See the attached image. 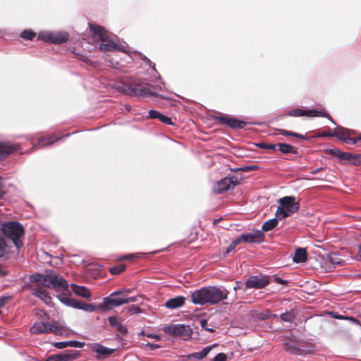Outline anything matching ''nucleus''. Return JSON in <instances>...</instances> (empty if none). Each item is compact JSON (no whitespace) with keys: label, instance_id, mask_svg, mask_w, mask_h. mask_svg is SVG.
I'll return each mask as SVG.
<instances>
[{"label":"nucleus","instance_id":"obj_1","mask_svg":"<svg viewBox=\"0 0 361 361\" xmlns=\"http://www.w3.org/2000/svg\"><path fill=\"white\" fill-rule=\"evenodd\" d=\"M229 292L224 286H206L190 292L191 302L199 305H214L226 300Z\"/></svg>","mask_w":361,"mask_h":361},{"label":"nucleus","instance_id":"obj_2","mask_svg":"<svg viewBox=\"0 0 361 361\" xmlns=\"http://www.w3.org/2000/svg\"><path fill=\"white\" fill-rule=\"evenodd\" d=\"M32 282H42V286L56 291L67 290L68 284L65 279L56 271L47 269L44 274L34 273L30 276Z\"/></svg>","mask_w":361,"mask_h":361},{"label":"nucleus","instance_id":"obj_3","mask_svg":"<svg viewBox=\"0 0 361 361\" xmlns=\"http://www.w3.org/2000/svg\"><path fill=\"white\" fill-rule=\"evenodd\" d=\"M119 92L130 97H156L157 94L143 85L141 80L132 78L118 84Z\"/></svg>","mask_w":361,"mask_h":361},{"label":"nucleus","instance_id":"obj_4","mask_svg":"<svg viewBox=\"0 0 361 361\" xmlns=\"http://www.w3.org/2000/svg\"><path fill=\"white\" fill-rule=\"evenodd\" d=\"M90 26L93 37L102 42L99 46V49L102 51H121L126 53L129 51L127 50V44H118L111 40L103 27L100 25L94 26L92 24H90Z\"/></svg>","mask_w":361,"mask_h":361},{"label":"nucleus","instance_id":"obj_5","mask_svg":"<svg viewBox=\"0 0 361 361\" xmlns=\"http://www.w3.org/2000/svg\"><path fill=\"white\" fill-rule=\"evenodd\" d=\"M0 226L2 235L11 239L18 250L23 246L20 238L25 235V230L21 224L17 221H8Z\"/></svg>","mask_w":361,"mask_h":361},{"label":"nucleus","instance_id":"obj_6","mask_svg":"<svg viewBox=\"0 0 361 361\" xmlns=\"http://www.w3.org/2000/svg\"><path fill=\"white\" fill-rule=\"evenodd\" d=\"M279 203L281 205L278 207L275 215L281 220L297 212L300 208V203L296 202L294 196L281 197Z\"/></svg>","mask_w":361,"mask_h":361},{"label":"nucleus","instance_id":"obj_7","mask_svg":"<svg viewBox=\"0 0 361 361\" xmlns=\"http://www.w3.org/2000/svg\"><path fill=\"white\" fill-rule=\"evenodd\" d=\"M18 253L11 251V247L4 239L0 238V275L6 276L8 274L6 267L13 264L17 258Z\"/></svg>","mask_w":361,"mask_h":361},{"label":"nucleus","instance_id":"obj_8","mask_svg":"<svg viewBox=\"0 0 361 361\" xmlns=\"http://www.w3.org/2000/svg\"><path fill=\"white\" fill-rule=\"evenodd\" d=\"M284 350L293 355L305 356L312 353V345L303 341H289L283 343Z\"/></svg>","mask_w":361,"mask_h":361},{"label":"nucleus","instance_id":"obj_9","mask_svg":"<svg viewBox=\"0 0 361 361\" xmlns=\"http://www.w3.org/2000/svg\"><path fill=\"white\" fill-rule=\"evenodd\" d=\"M32 334H54L57 336L63 334V330L61 327L45 322H35L30 329Z\"/></svg>","mask_w":361,"mask_h":361},{"label":"nucleus","instance_id":"obj_10","mask_svg":"<svg viewBox=\"0 0 361 361\" xmlns=\"http://www.w3.org/2000/svg\"><path fill=\"white\" fill-rule=\"evenodd\" d=\"M124 304H126L124 297L121 295L119 291L116 290L112 292L109 296L104 298L103 302L98 305V308L99 310L105 311L109 308V306L119 307Z\"/></svg>","mask_w":361,"mask_h":361},{"label":"nucleus","instance_id":"obj_11","mask_svg":"<svg viewBox=\"0 0 361 361\" xmlns=\"http://www.w3.org/2000/svg\"><path fill=\"white\" fill-rule=\"evenodd\" d=\"M38 39H41L46 43L61 44L68 41V36L65 32L44 31L39 32Z\"/></svg>","mask_w":361,"mask_h":361},{"label":"nucleus","instance_id":"obj_12","mask_svg":"<svg viewBox=\"0 0 361 361\" xmlns=\"http://www.w3.org/2000/svg\"><path fill=\"white\" fill-rule=\"evenodd\" d=\"M163 331L174 337H183L184 339L190 336V329L185 324H169L164 326Z\"/></svg>","mask_w":361,"mask_h":361},{"label":"nucleus","instance_id":"obj_13","mask_svg":"<svg viewBox=\"0 0 361 361\" xmlns=\"http://www.w3.org/2000/svg\"><path fill=\"white\" fill-rule=\"evenodd\" d=\"M269 283V276L266 275H253L248 277L245 282V288L261 289Z\"/></svg>","mask_w":361,"mask_h":361},{"label":"nucleus","instance_id":"obj_14","mask_svg":"<svg viewBox=\"0 0 361 361\" xmlns=\"http://www.w3.org/2000/svg\"><path fill=\"white\" fill-rule=\"evenodd\" d=\"M16 152L22 153L20 145L18 143L0 141V160H4L10 154Z\"/></svg>","mask_w":361,"mask_h":361},{"label":"nucleus","instance_id":"obj_15","mask_svg":"<svg viewBox=\"0 0 361 361\" xmlns=\"http://www.w3.org/2000/svg\"><path fill=\"white\" fill-rule=\"evenodd\" d=\"M214 119L221 124H226L232 129H243L246 126V122L228 116H215Z\"/></svg>","mask_w":361,"mask_h":361},{"label":"nucleus","instance_id":"obj_16","mask_svg":"<svg viewBox=\"0 0 361 361\" xmlns=\"http://www.w3.org/2000/svg\"><path fill=\"white\" fill-rule=\"evenodd\" d=\"M236 178L226 177L219 180L214 186V191L216 194H221L230 189L234 188Z\"/></svg>","mask_w":361,"mask_h":361},{"label":"nucleus","instance_id":"obj_17","mask_svg":"<svg viewBox=\"0 0 361 361\" xmlns=\"http://www.w3.org/2000/svg\"><path fill=\"white\" fill-rule=\"evenodd\" d=\"M87 346L88 349L91 350L92 352L96 353L98 355L103 357H107L116 351V349L107 348L106 346L101 345L99 343H87Z\"/></svg>","mask_w":361,"mask_h":361},{"label":"nucleus","instance_id":"obj_18","mask_svg":"<svg viewBox=\"0 0 361 361\" xmlns=\"http://www.w3.org/2000/svg\"><path fill=\"white\" fill-rule=\"evenodd\" d=\"M241 239L245 243H260L264 241V234L261 230H255L253 232L242 233Z\"/></svg>","mask_w":361,"mask_h":361},{"label":"nucleus","instance_id":"obj_19","mask_svg":"<svg viewBox=\"0 0 361 361\" xmlns=\"http://www.w3.org/2000/svg\"><path fill=\"white\" fill-rule=\"evenodd\" d=\"M57 298L64 305L73 307L75 309L81 310L82 304L85 302L74 298H71L64 293L57 295Z\"/></svg>","mask_w":361,"mask_h":361},{"label":"nucleus","instance_id":"obj_20","mask_svg":"<svg viewBox=\"0 0 361 361\" xmlns=\"http://www.w3.org/2000/svg\"><path fill=\"white\" fill-rule=\"evenodd\" d=\"M32 294L39 298L46 304H49L51 302V298L49 295V293L42 287L37 286L33 288L32 289Z\"/></svg>","mask_w":361,"mask_h":361},{"label":"nucleus","instance_id":"obj_21","mask_svg":"<svg viewBox=\"0 0 361 361\" xmlns=\"http://www.w3.org/2000/svg\"><path fill=\"white\" fill-rule=\"evenodd\" d=\"M53 345L58 349H63L66 347L80 348L85 345V343L78 341H66L54 343Z\"/></svg>","mask_w":361,"mask_h":361},{"label":"nucleus","instance_id":"obj_22","mask_svg":"<svg viewBox=\"0 0 361 361\" xmlns=\"http://www.w3.org/2000/svg\"><path fill=\"white\" fill-rule=\"evenodd\" d=\"M185 301V298L183 296H177L168 300L165 306L169 309H176L182 307Z\"/></svg>","mask_w":361,"mask_h":361},{"label":"nucleus","instance_id":"obj_23","mask_svg":"<svg viewBox=\"0 0 361 361\" xmlns=\"http://www.w3.org/2000/svg\"><path fill=\"white\" fill-rule=\"evenodd\" d=\"M71 289L73 292L77 295L84 298H90L92 295L91 292L83 286H78L75 283H71Z\"/></svg>","mask_w":361,"mask_h":361},{"label":"nucleus","instance_id":"obj_24","mask_svg":"<svg viewBox=\"0 0 361 361\" xmlns=\"http://www.w3.org/2000/svg\"><path fill=\"white\" fill-rule=\"evenodd\" d=\"M108 320L110 326L116 328V329L123 335H126L128 333L126 326L121 322H118L116 317H109Z\"/></svg>","mask_w":361,"mask_h":361},{"label":"nucleus","instance_id":"obj_25","mask_svg":"<svg viewBox=\"0 0 361 361\" xmlns=\"http://www.w3.org/2000/svg\"><path fill=\"white\" fill-rule=\"evenodd\" d=\"M307 116L327 118L334 125H336V122L332 117L328 113L324 112L321 109L307 110Z\"/></svg>","mask_w":361,"mask_h":361},{"label":"nucleus","instance_id":"obj_26","mask_svg":"<svg viewBox=\"0 0 361 361\" xmlns=\"http://www.w3.org/2000/svg\"><path fill=\"white\" fill-rule=\"evenodd\" d=\"M80 356V352L76 350H68L64 353L58 354L59 361L73 360Z\"/></svg>","mask_w":361,"mask_h":361},{"label":"nucleus","instance_id":"obj_27","mask_svg":"<svg viewBox=\"0 0 361 361\" xmlns=\"http://www.w3.org/2000/svg\"><path fill=\"white\" fill-rule=\"evenodd\" d=\"M307 259V252L304 248H297L295 251L293 261L295 263H301L305 262Z\"/></svg>","mask_w":361,"mask_h":361},{"label":"nucleus","instance_id":"obj_28","mask_svg":"<svg viewBox=\"0 0 361 361\" xmlns=\"http://www.w3.org/2000/svg\"><path fill=\"white\" fill-rule=\"evenodd\" d=\"M279 147V150L285 154L297 153V149L294 146L289 144L279 142L277 143L276 147Z\"/></svg>","mask_w":361,"mask_h":361},{"label":"nucleus","instance_id":"obj_29","mask_svg":"<svg viewBox=\"0 0 361 361\" xmlns=\"http://www.w3.org/2000/svg\"><path fill=\"white\" fill-rule=\"evenodd\" d=\"M279 220H280L279 218L276 216L274 218L265 221L262 226V231L267 232L273 230L278 225Z\"/></svg>","mask_w":361,"mask_h":361},{"label":"nucleus","instance_id":"obj_30","mask_svg":"<svg viewBox=\"0 0 361 361\" xmlns=\"http://www.w3.org/2000/svg\"><path fill=\"white\" fill-rule=\"evenodd\" d=\"M59 138L56 137V136H49L45 137H41L37 141V145L41 147H44L54 143L55 141L58 140Z\"/></svg>","mask_w":361,"mask_h":361},{"label":"nucleus","instance_id":"obj_31","mask_svg":"<svg viewBox=\"0 0 361 361\" xmlns=\"http://www.w3.org/2000/svg\"><path fill=\"white\" fill-rule=\"evenodd\" d=\"M287 114L290 116L300 117L307 116V110L302 109H293L288 111Z\"/></svg>","mask_w":361,"mask_h":361},{"label":"nucleus","instance_id":"obj_32","mask_svg":"<svg viewBox=\"0 0 361 361\" xmlns=\"http://www.w3.org/2000/svg\"><path fill=\"white\" fill-rule=\"evenodd\" d=\"M279 317L282 321L290 322L294 319L295 314L293 312L289 311L281 314Z\"/></svg>","mask_w":361,"mask_h":361},{"label":"nucleus","instance_id":"obj_33","mask_svg":"<svg viewBox=\"0 0 361 361\" xmlns=\"http://www.w3.org/2000/svg\"><path fill=\"white\" fill-rule=\"evenodd\" d=\"M35 36L36 33L29 30H24L20 34V37L27 40H32Z\"/></svg>","mask_w":361,"mask_h":361},{"label":"nucleus","instance_id":"obj_34","mask_svg":"<svg viewBox=\"0 0 361 361\" xmlns=\"http://www.w3.org/2000/svg\"><path fill=\"white\" fill-rule=\"evenodd\" d=\"M81 310H84V311H86V312H95V311H97V310H99V309L98 308V305L95 306L93 304H90V303H87V302H85L82 304Z\"/></svg>","mask_w":361,"mask_h":361},{"label":"nucleus","instance_id":"obj_35","mask_svg":"<svg viewBox=\"0 0 361 361\" xmlns=\"http://www.w3.org/2000/svg\"><path fill=\"white\" fill-rule=\"evenodd\" d=\"M255 145L260 149L275 150L277 144H267L265 142H258Z\"/></svg>","mask_w":361,"mask_h":361},{"label":"nucleus","instance_id":"obj_36","mask_svg":"<svg viewBox=\"0 0 361 361\" xmlns=\"http://www.w3.org/2000/svg\"><path fill=\"white\" fill-rule=\"evenodd\" d=\"M125 269H126L125 265L119 264V265H116V266L111 267L110 269V272L112 274L116 275V274H119L121 272H123L125 270Z\"/></svg>","mask_w":361,"mask_h":361},{"label":"nucleus","instance_id":"obj_37","mask_svg":"<svg viewBox=\"0 0 361 361\" xmlns=\"http://www.w3.org/2000/svg\"><path fill=\"white\" fill-rule=\"evenodd\" d=\"M185 357L186 358L187 360H202L203 359L200 352H195L193 353L186 355L185 356Z\"/></svg>","mask_w":361,"mask_h":361},{"label":"nucleus","instance_id":"obj_38","mask_svg":"<svg viewBox=\"0 0 361 361\" xmlns=\"http://www.w3.org/2000/svg\"><path fill=\"white\" fill-rule=\"evenodd\" d=\"M341 140L343 141L346 144L355 145L357 143L358 141H361V136L358 137H343Z\"/></svg>","mask_w":361,"mask_h":361},{"label":"nucleus","instance_id":"obj_39","mask_svg":"<svg viewBox=\"0 0 361 361\" xmlns=\"http://www.w3.org/2000/svg\"><path fill=\"white\" fill-rule=\"evenodd\" d=\"M217 345V344L214 343L208 346L204 347L201 351L200 353L203 359L209 354V353Z\"/></svg>","mask_w":361,"mask_h":361},{"label":"nucleus","instance_id":"obj_40","mask_svg":"<svg viewBox=\"0 0 361 361\" xmlns=\"http://www.w3.org/2000/svg\"><path fill=\"white\" fill-rule=\"evenodd\" d=\"M135 54H138L140 56V59L147 65H149V66H151L154 71L155 70V64L154 63H152L147 56H145V55H142L141 53L140 52H135Z\"/></svg>","mask_w":361,"mask_h":361},{"label":"nucleus","instance_id":"obj_41","mask_svg":"<svg viewBox=\"0 0 361 361\" xmlns=\"http://www.w3.org/2000/svg\"><path fill=\"white\" fill-rule=\"evenodd\" d=\"M353 154L349 152H341L339 159L344 161H350L352 160Z\"/></svg>","mask_w":361,"mask_h":361},{"label":"nucleus","instance_id":"obj_42","mask_svg":"<svg viewBox=\"0 0 361 361\" xmlns=\"http://www.w3.org/2000/svg\"><path fill=\"white\" fill-rule=\"evenodd\" d=\"M350 162L354 166L361 164V154H353L352 160Z\"/></svg>","mask_w":361,"mask_h":361},{"label":"nucleus","instance_id":"obj_43","mask_svg":"<svg viewBox=\"0 0 361 361\" xmlns=\"http://www.w3.org/2000/svg\"><path fill=\"white\" fill-rule=\"evenodd\" d=\"M159 120L164 124L174 126V123L172 122L171 118L163 114H161Z\"/></svg>","mask_w":361,"mask_h":361},{"label":"nucleus","instance_id":"obj_44","mask_svg":"<svg viewBox=\"0 0 361 361\" xmlns=\"http://www.w3.org/2000/svg\"><path fill=\"white\" fill-rule=\"evenodd\" d=\"M200 324L202 329H204L205 331L208 332L213 333L215 331V329L212 327L209 328L207 326V321L206 319H201Z\"/></svg>","mask_w":361,"mask_h":361},{"label":"nucleus","instance_id":"obj_45","mask_svg":"<svg viewBox=\"0 0 361 361\" xmlns=\"http://www.w3.org/2000/svg\"><path fill=\"white\" fill-rule=\"evenodd\" d=\"M326 153H328L329 154H330L333 157H336L339 159L341 151L337 148L329 149L326 150Z\"/></svg>","mask_w":361,"mask_h":361},{"label":"nucleus","instance_id":"obj_46","mask_svg":"<svg viewBox=\"0 0 361 361\" xmlns=\"http://www.w3.org/2000/svg\"><path fill=\"white\" fill-rule=\"evenodd\" d=\"M326 153H328L329 154H330L333 157H336L339 159L341 151L337 148L329 149L326 150Z\"/></svg>","mask_w":361,"mask_h":361},{"label":"nucleus","instance_id":"obj_47","mask_svg":"<svg viewBox=\"0 0 361 361\" xmlns=\"http://www.w3.org/2000/svg\"><path fill=\"white\" fill-rule=\"evenodd\" d=\"M227 355L224 353H218L213 359V361H226Z\"/></svg>","mask_w":361,"mask_h":361},{"label":"nucleus","instance_id":"obj_48","mask_svg":"<svg viewBox=\"0 0 361 361\" xmlns=\"http://www.w3.org/2000/svg\"><path fill=\"white\" fill-rule=\"evenodd\" d=\"M161 113L159 112L158 111H156V110H154V109H151L149 111V117L150 118H158L159 119V117L161 116Z\"/></svg>","mask_w":361,"mask_h":361},{"label":"nucleus","instance_id":"obj_49","mask_svg":"<svg viewBox=\"0 0 361 361\" xmlns=\"http://www.w3.org/2000/svg\"><path fill=\"white\" fill-rule=\"evenodd\" d=\"M117 290L119 291V293L122 297L125 298H127V295L131 292V290L129 288H123Z\"/></svg>","mask_w":361,"mask_h":361},{"label":"nucleus","instance_id":"obj_50","mask_svg":"<svg viewBox=\"0 0 361 361\" xmlns=\"http://www.w3.org/2000/svg\"><path fill=\"white\" fill-rule=\"evenodd\" d=\"M11 299L10 296H1L0 298V308H1L5 303Z\"/></svg>","mask_w":361,"mask_h":361},{"label":"nucleus","instance_id":"obj_51","mask_svg":"<svg viewBox=\"0 0 361 361\" xmlns=\"http://www.w3.org/2000/svg\"><path fill=\"white\" fill-rule=\"evenodd\" d=\"M329 136L337 137L340 140H341L342 137H341V133H339L338 131H336V130H334L332 133H330Z\"/></svg>","mask_w":361,"mask_h":361},{"label":"nucleus","instance_id":"obj_52","mask_svg":"<svg viewBox=\"0 0 361 361\" xmlns=\"http://www.w3.org/2000/svg\"><path fill=\"white\" fill-rule=\"evenodd\" d=\"M235 247L236 246L234 245V243L231 242V243L226 248L225 253H224V257L228 253H230L231 251H233L235 248Z\"/></svg>","mask_w":361,"mask_h":361},{"label":"nucleus","instance_id":"obj_53","mask_svg":"<svg viewBox=\"0 0 361 361\" xmlns=\"http://www.w3.org/2000/svg\"><path fill=\"white\" fill-rule=\"evenodd\" d=\"M290 136L294 137H297V138H299V139H302V140H306L307 139L305 135H304L302 134H299L298 133L292 132V131H291Z\"/></svg>","mask_w":361,"mask_h":361},{"label":"nucleus","instance_id":"obj_54","mask_svg":"<svg viewBox=\"0 0 361 361\" xmlns=\"http://www.w3.org/2000/svg\"><path fill=\"white\" fill-rule=\"evenodd\" d=\"M146 346L149 347L151 350H154L157 348H161V346L159 344L152 343H147Z\"/></svg>","mask_w":361,"mask_h":361},{"label":"nucleus","instance_id":"obj_55","mask_svg":"<svg viewBox=\"0 0 361 361\" xmlns=\"http://www.w3.org/2000/svg\"><path fill=\"white\" fill-rule=\"evenodd\" d=\"M257 166H255V165H251V166H245V167H243L241 169H240L241 171H252L255 169H257Z\"/></svg>","mask_w":361,"mask_h":361},{"label":"nucleus","instance_id":"obj_56","mask_svg":"<svg viewBox=\"0 0 361 361\" xmlns=\"http://www.w3.org/2000/svg\"><path fill=\"white\" fill-rule=\"evenodd\" d=\"M142 334H143L144 335H145L147 337L150 338H154V339H156L157 341H159V340L161 339V337H160L159 335H157V334H144L143 332H142Z\"/></svg>","mask_w":361,"mask_h":361},{"label":"nucleus","instance_id":"obj_57","mask_svg":"<svg viewBox=\"0 0 361 361\" xmlns=\"http://www.w3.org/2000/svg\"><path fill=\"white\" fill-rule=\"evenodd\" d=\"M335 126H336L337 128H338L340 130L339 133H341V137H345V134L346 133H348V131H349L348 129H346V128H344L343 127L338 126H337L336 123Z\"/></svg>","mask_w":361,"mask_h":361},{"label":"nucleus","instance_id":"obj_58","mask_svg":"<svg viewBox=\"0 0 361 361\" xmlns=\"http://www.w3.org/2000/svg\"><path fill=\"white\" fill-rule=\"evenodd\" d=\"M278 131H279V134L281 135L290 136V135H291V131H288V130H286L284 129H279Z\"/></svg>","mask_w":361,"mask_h":361},{"label":"nucleus","instance_id":"obj_59","mask_svg":"<svg viewBox=\"0 0 361 361\" xmlns=\"http://www.w3.org/2000/svg\"><path fill=\"white\" fill-rule=\"evenodd\" d=\"M133 314H137L141 312V308L137 306H133L130 309Z\"/></svg>","mask_w":361,"mask_h":361},{"label":"nucleus","instance_id":"obj_60","mask_svg":"<svg viewBox=\"0 0 361 361\" xmlns=\"http://www.w3.org/2000/svg\"><path fill=\"white\" fill-rule=\"evenodd\" d=\"M124 300L126 301V304L127 303H130V302H136L137 301V298L135 296H131V297H127V298H125L124 297Z\"/></svg>","mask_w":361,"mask_h":361},{"label":"nucleus","instance_id":"obj_61","mask_svg":"<svg viewBox=\"0 0 361 361\" xmlns=\"http://www.w3.org/2000/svg\"><path fill=\"white\" fill-rule=\"evenodd\" d=\"M242 242H243V240L241 239V235H240V237L232 241V243H234L235 246H237Z\"/></svg>","mask_w":361,"mask_h":361},{"label":"nucleus","instance_id":"obj_62","mask_svg":"<svg viewBox=\"0 0 361 361\" xmlns=\"http://www.w3.org/2000/svg\"><path fill=\"white\" fill-rule=\"evenodd\" d=\"M6 195V191L0 187V199H3Z\"/></svg>","mask_w":361,"mask_h":361},{"label":"nucleus","instance_id":"obj_63","mask_svg":"<svg viewBox=\"0 0 361 361\" xmlns=\"http://www.w3.org/2000/svg\"><path fill=\"white\" fill-rule=\"evenodd\" d=\"M276 281L279 284H285L286 283V281L281 278H276Z\"/></svg>","mask_w":361,"mask_h":361},{"label":"nucleus","instance_id":"obj_64","mask_svg":"<svg viewBox=\"0 0 361 361\" xmlns=\"http://www.w3.org/2000/svg\"><path fill=\"white\" fill-rule=\"evenodd\" d=\"M358 256L360 257V260H361V243L358 246Z\"/></svg>","mask_w":361,"mask_h":361}]
</instances>
